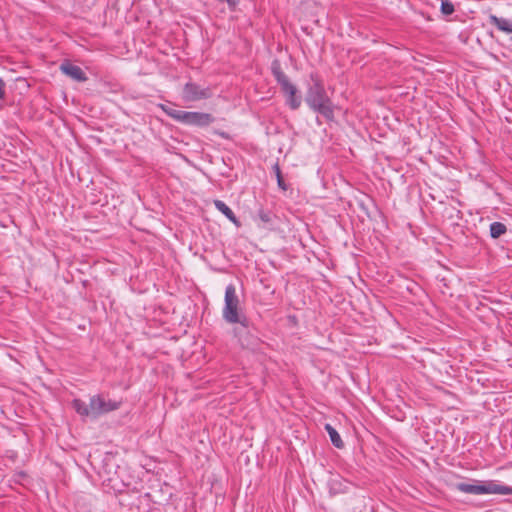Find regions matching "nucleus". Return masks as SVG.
Masks as SVG:
<instances>
[{
    "label": "nucleus",
    "instance_id": "obj_13",
    "mask_svg": "<svg viewBox=\"0 0 512 512\" xmlns=\"http://www.w3.org/2000/svg\"><path fill=\"white\" fill-rule=\"evenodd\" d=\"M276 216L275 214L270 211L263 208H260L255 216V220H259L264 227H270L274 224Z\"/></svg>",
    "mask_w": 512,
    "mask_h": 512
},
{
    "label": "nucleus",
    "instance_id": "obj_11",
    "mask_svg": "<svg viewBox=\"0 0 512 512\" xmlns=\"http://www.w3.org/2000/svg\"><path fill=\"white\" fill-rule=\"evenodd\" d=\"M214 206L215 208L221 212L227 219H229L236 227L241 226V222L236 217L234 212L230 207H228L222 200H214Z\"/></svg>",
    "mask_w": 512,
    "mask_h": 512
},
{
    "label": "nucleus",
    "instance_id": "obj_2",
    "mask_svg": "<svg viewBox=\"0 0 512 512\" xmlns=\"http://www.w3.org/2000/svg\"><path fill=\"white\" fill-rule=\"evenodd\" d=\"M271 73L285 96V103L291 110H297L302 103V96L297 87L292 84L281 67V62L274 59L271 63Z\"/></svg>",
    "mask_w": 512,
    "mask_h": 512
},
{
    "label": "nucleus",
    "instance_id": "obj_17",
    "mask_svg": "<svg viewBox=\"0 0 512 512\" xmlns=\"http://www.w3.org/2000/svg\"><path fill=\"white\" fill-rule=\"evenodd\" d=\"M440 11L443 15L449 16L454 13L455 7L450 0H441Z\"/></svg>",
    "mask_w": 512,
    "mask_h": 512
},
{
    "label": "nucleus",
    "instance_id": "obj_14",
    "mask_svg": "<svg viewBox=\"0 0 512 512\" xmlns=\"http://www.w3.org/2000/svg\"><path fill=\"white\" fill-rule=\"evenodd\" d=\"M325 430L330 437V441L338 449H342L344 447V442L341 439L337 430L329 423L325 424Z\"/></svg>",
    "mask_w": 512,
    "mask_h": 512
},
{
    "label": "nucleus",
    "instance_id": "obj_15",
    "mask_svg": "<svg viewBox=\"0 0 512 512\" xmlns=\"http://www.w3.org/2000/svg\"><path fill=\"white\" fill-rule=\"evenodd\" d=\"M72 407L74 410L83 417L92 416V410L90 404L87 405L84 401L81 399H74L72 401Z\"/></svg>",
    "mask_w": 512,
    "mask_h": 512
},
{
    "label": "nucleus",
    "instance_id": "obj_3",
    "mask_svg": "<svg viewBox=\"0 0 512 512\" xmlns=\"http://www.w3.org/2000/svg\"><path fill=\"white\" fill-rule=\"evenodd\" d=\"M454 488L457 491L472 494V495H483V494H500V495H512V487L507 485L498 484L496 481H480L471 479V483L459 482L454 484Z\"/></svg>",
    "mask_w": 512,
    "mask_h": 512
},
{
    "label": "nucleus",
    "instance_id": "obj_4",
    "mask_svg": "<svg viewBox=\"0 0 512 512\" xmlns=\"http://www.w3.org/2000/svg\"><path fill=\"white\" fill-rule=\"evenodd\" d=\"M159 107L167 116L185 125L206 127L215 121L210 113L177 110L165 104H159Z\"/></svg>",
    "mask_w": 512,
    "mask_h": 512
},
{
    "label": "nucleus",
    "instance_id": "obj_6",
    "mask_svg": "<svg viewBox=\"0 0 512 512\" xmlns=\"http://www.w3.org/2000/svg\"><path fill=\"white\" fill-rule=\"evenodd\" d=\"M255 330L254 325L247 318L246 325L239 324V326L234 327L233 334L243 348L255 350L261 344L260 338L253 332Z\"/></svg>",
    "mask_w": 512,
    "mask_h": 512
},
{
    "label": "nucleus",
    "instance_id": "obj_19",
    "mask_svg": "<svg viewBox=\"0 0 512 512\" xmlns=\"http://www.w3.org/2000/svg\"><path fill=\"white\" fill-rule=\"evenodd\" d=\"M5 88L6 82L2 78H0V100H3L6 96Z\"/></svg>",
    "mask_w": 512,
    "mask_h": 512
},
{
    "label": "nucleus",
    "instance_id": "obj_12",
    "mask_svg": "<svg viewBox=\"0 0 512 512\" xmlns=\"http://www.w3.org/2000/svg\"><path fill=\"white\" fill-rule=\"evenodd\" d=\"M443 216L450 221L452 226H459V221L462 219V212L455 206H446L443 210Z\"/></svg>",
    "mask_w": 512,
    "mask_h": 512
},
{
    "label": "nucleus",
    "instance_id": "obj_16",
    "mask_svg": "<svg viewBox=\"0 0 512 512\" xmlns=\"http://www.w3.org/2000/svg\"><path fill=\"white\" fill-rule=\"evenodd\" d=\"M507 232V227L502 222H492L489 226V235L493 239H498Z\"/></svg>",
    "mask_w": 512,
    "mask_h": 512
},
{
    "label": "nucleus",
    "instance_id": "obj_10",
    "mask_svg": "<svg viewBox=\"0 0 512 512\" xmlns=\"http://www.w3.org/2000/svg\"><path fill=\"white\" fill-rule=\"evenodd\" d=\"M488 22L490 25L497 27L498 30L506 34H512L511 20L491 14L488 17Z\"/></svg>",
    "mask_w": 512,
    "mask_h": 512
},
{
    "label": "nucleus",
    "instance_id": "obj_7",
    "mask_svg": "<svg viewBox=\"0 0 512 512\" xmlns=\"http://www.w3.org/2000/svg\"><path fill=\"white\" fill-rule=\"evenodd\" d=\"M121 402L114 400H105L101 395H94L90 398L92 417L97 418L102 414L117 410Z\"/></svg>",
    "mask_w": 512,
    "mask_h": 512
},
{
    "label": "nucleus",
    "instance_id": "obj_18",
    "mask_svg": "<svg viewBox=\"0 0 512 512\" xmlns=\"http://www.w3.org/2000/svg\"><path fill=\"white\" fill-rule=\"evenodd\" d=\"M273 169H274L276 177H277V184H278L279 188H281L282 190H287V185L284 181V178L282 176L279 165L276 163L274 165Z\"/></svg>",
    "mask_w": 512,
    "mask_h": 512
},
{
    "label": "nucleus",
    "instance_id": "obj_9",
    "mask_svg": "<svg viewBox=\"0 0 512 512\" xmlns=\"http://www.w3.org/2000/svg\"><path fill=\"white\" fill-rule=\"evenodd\" d=\"M60 71L76 82H85L88 80L86 73L77 65H74L70 60H64L59 67Z\"/></svg>",
    "mask_w": 512,
    "mask_h": 512
},
{
    "label": "nucleus",
    "instance_id": "obj_5",
    "mask_svg": "<svg viewBox=\"0 0 512 512\" xmlns=\"http://www.w3.org/2000/svg\"><path fill=\"white\" fill-rule=\"evenodd\" d=\"M239 304L240 301L236 294L235 285H227L224 296V307L222 310V317L227 323L246 325L248 317L241 311Z\"/></svg>",
    "mask_w": 512,
    "mask_h": 512
},
{
    "label": "nucleus",
    "instance_id": "obj_8",
    "mask_svg": "<svg viewBox=\"0 0 512 512\" xmlns=\"http://www.w3.org/2000/svg\"><path fill=\"white\" fill-rule=\"evenodd\" d=\"M211 96L212 92L209 87H201L194 82H187L183 87L182 97L188 102L208 99Z\"/></svg>",
    "mask_w": 512,
    "mask_h": 512
},
{
    "label": "nucleus",
    "instance_id": "obj_1",
    "mask_svg": "<svg viewBox=\"0 0 512 512\" xmlns=\"http://www.w3.org/2000/svg\"><path fill=\"white\" fill-rule=\"evenodd\" d=\"M309 84L305 94V103L315 113L323 116L328 122L334 120L335 105L328 96L324 84L317 73H311Z\"/></svg>",
    "mask_w": 512,
    "mask_h": 512
}]
</instances>
